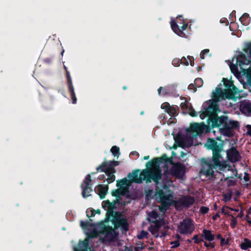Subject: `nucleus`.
<instances>
[{
	"instance_id": "1",
	"label": "nucleus",
	"mask_w": 251,
	"mask_h": 251,
	"mask_svg": "<svg viewBox=\"0 0 251 251\" xmlns=\"http://www.w3.org/2000/svg\"><path fill=\"white\" fill-rule=\"evenodd\" d=\"M165 164L162 160L157 158L148 162L146 165L147 168L140 173L138 171H134L128 176L129 179L124 178L118 180L117 186L118 188L113 192V195L119 197L120 195H126L132 182L140 183L144 180L148 182L152 180L157 185L161 176L160 167Z\"/></svg>"
},
{
	"instance_id": "2",
	"label": "nucleus",
	"mask_w": 251,
	"mask_h": 251,
	"mask_svg": "<svg viewBox=\"0 0 251 251\" xmlns=\"http://www.w3.org/2000/svg\"><path fill=\"white\" fill-rule=\"evenodd\" d=\"M111 223L114 226V228L108 225L102 232L98 234L96 231L98 229V226L92 227L81 221L80 226L88 237L83 242H80L77 247H74V251H94L88 247L89 237H95L99 236L102 242H111L118 239L119 233L116 231L118 228L121 227L125 232L128 230V224L126 219L119 218L115 221L111 220Z\"/></svg>"
},
{
	"instance_id": "3",
	"label": "nucleus",
	"mask_w": 251,
	"mask_h": 251,
	"mask_svg": "<svg viewBox=\"0 0 251 251\" xmlns=\"http://www.w3.org/2000/svg\"><path fill=\"white\" fill-rule=\"evenodd\" d=\"M223 81L226 89L223 90L220 86H218L215 92L213 93L212 99L203 104V117L217 114V112L220 111L217 104L218 101L226 99L235 101L236 98L240 96L239 91L234 85L232 81L226 78H223Z\"/></svg>"
},
{
	"instance_id": "4",
	"label": "nucleus",
	"mask_w": 251,
	"mask_h": 251,
	"mask_svg": "<svg viewBox=\"0 0 251 251\" xmlns=\"http://www.w3.org/2000/svg\"><path fill=\"white\" fill-rule=\"evenodd\" d=\"M205 146L208 149L213 151L212 158L208 162L202 165L201 173L203 174L209 178H212L218 173L217 169L221 171H231L232 176H236L237 171L234 170V166L229 165L227 161H224L222 155L220 154L221 148L217 145L215 141L208 139L205 144Z\"/></svg>"
},
{
	"instance_id": "5",
	"label": "nucleus",
	"mask_w": 251,
	"mask_h": 251,
	"mask_svg": "<svg viewBox=\"0 0 251 251\" xmlns=\"http://www.w3.org/2000/svg\"><path fill=\"white\" fill-rule=\"evenodd\" d=\"M173 188V182L168 180L163 185L162 189L157 191L155 195V198L161 203L162 205L156 206L155 210L157 208L160 212L164 213L167 209L173 203L176 208H178V202L181 206L186 207L189 206L194 203L195 201L194 198L190 196L184 197L181 198L178 202H176L174 199Z\"/></svg>"
},
{
	"instance_id": "6",
	"label": "nucleus",
	"mask_w": 251,
	"mask_h": 251,
	"mask_svg": "<svg viewBox=\"0 0 251 251\" xmlns=\"http://www.w3.org/2000/svg\"><path fill=\"white\" fill-rule=\"evenodd\" d=\"M251 44L245 50V53L239 52L236 56L233 58L232 62L229 61V65L231 72L243 84L244 79L248 84H251V78L248 76L250 70L246 68L251 63Z\"/></svg>"
},
{
	"instance_id": "7",
	"label": "nucleus",
	"mask_w": 251,
	"mask_h": 251,
	"mask_svg": "<svg viewBox=\"0 0 251 251\" xmlns=\"http://www.w3.org/2000/svg\"><path fill=\"white\" fill-rule=\"evenodd\" d=\"M207 128V126L203 123L192 124L187 131L186 137L184 140V145L187 147L192 146L193 144V139L198 135L203 133Z\"/></svg>"
},
{
	"instance_id": "8",
	"label": "nucleus",
	"mask_w": 251,
	"mask_h": 251,
	"mask_svg": "<svg viewBox=\"0 0 251 251\" xmlns=\"http://www.w3.org/2000/svg\"><path fill=\"white\" fill-rule=\"evenodd\" d=\"M118 161H110L98 167L97 168V170L98 171L100 170L101 171L104 172L107 176L106 179L107 182L108 183H110L114 181L115 180V176H114L115 170L114 167L118 166Z\"/></svg>"
},
{
	"instance_id": "9",
	"label": "nucleus",
	"mask_w": 251,
	"mask_h": 251,
	"mask_svg": "<svg viewBox=\"0 0 251 251\" xmlns=\"http://www.w3.org/2000/svg\"><path fill=\"white\" fill-rule=\"evenodd\" d=\"M194 229V225L190 219L184 220L180 224L178 228L179 232L183 234H191Z\"/></svg>"
},
{
	"instance_id": "10",
	"label": "nucleus",
	"mask_w": 251,
	"mask_h": 251,
	"mask_svg": "<svg viewBox=\"0 0 251 251\" xmlns=\"http://www.w3.org/2000/svg\"><path fill=\"white\" fill-rule=\"evenodd\" d=\"M177 23L175 21H172L171 22V26L172 30L178 36L184 37L185 34L183 31L186 29L187 27V24H184L183 21L180 19L177 18Z\"/></svg>"
},
{
	"instance_id": "11",
	"label": "nucleus",
	"mask_w": 251,
	"mask_h": 251,
	"mask_svg": "<svg viewBox=\"0 0 251 251\" xmlns=\"http://www.w3.org/2000/svg\"><path fill=\"white\" fill-rule=\"evenodd\" d=\"M91 186L92 183L90 175H88L85 177L81 184L82 194L84 198H86L90 196V192L92 191Z\"/></svg>"
},
{
	"instance_id": "12",
	"label": "nucleus",
	"mask_w": 251,
	"mask_h": 251,
	"mask_svg": "<svg viewBox=\"0 0 251 251\" xmlns=\"http://www.w3.org/2000/svg\"><path fill=\"white\" fill-rule=\"evenodd\" d=\"M240 110L246 116L251 117V101L248 100L242 101L240 104Z\"/></svg>"
},
{
	"instance_id": "13",
	"label": "nucleus",
	"mask_w": 251,
	"mask_h": 251,
	"mask_svg": "<svg viewBox=\"0 0 251 251\" xmlns=\"http://www.w3.org/2000/svg\"><path fill=\"white\" fill-rule=\"evenodd\" d=\"M228 159L231 162H235L240 159L238 151L234 148H231L226 151Z\"/></svg>"
},
{
	"instance_id": "14",
	"label": "nucleus",
	"mask_w": 251,
	"mask_h": 251,
	"mask_svg": "<svg viewBox=\"0 0 251 251\" xmlns=\"http://www.w3.org/2000/svg\"><path fill=\"white\" fill-rule=\"evenodd\" d=\"M102 206L105 210L107 211L106 214L107 217L104 221L105 223H107L110 219L109 215L112 213V210L114 208V205L110 202L109 201H105L102 202Z\"/></svg>"
},
{
	"instance_id": "15",
	"label": "nucleus",
	"mask_w": 251,
	"mask_h": 251,
	"mask_svg": "<svg viewBox=\"0 0 251 251\" xmlns=\"http://www.w3.org/2000/svg\"><path fill=\"white\" fill-rule=\"evenodd\" d=\"M162 225L163 224H160L159 222L157 223H152L151 226L149 228V230L155 237L157 238L159 236H163L162 234L160 235L159 233V229Z\"/></svg>"
},
{
	"instance_id": "16",
	"label": "nucleus",
	"mask_w": 251,
	"mask_h": 251,
	"mask_svg": "<svg viewBox=\"0 0 251 251\" xmlns=\"http://www.w3.org/2000/svg\"><path fill=\"white\" fill-rule=\"evenodd\" d=\"M161 108L164 109L166 112L172 116H175L177 113L176 108L170 106V104L168 102H164L162 103Z\"/></svg>"
},
{
	"instance_id": "17",
	"label": "nucleus",
	"mask_w": 251,
	"mask_h": 251,
	"mask_svg": "<svg viewBox=\"0 0 251 251\" xmlns=\"http://www.w3.org/2000/svg\"><path fill=\"white\" fill-rule=\"evenodd\" d=\"M95 191L101 199H103L107 192L108 187L107 185L100 184L95 187Z\"/></svg>"
},
{
	"instance_id": "18",
	"label": "nucleus",
	"mask_w": 251,
	"mask_h": 251,
	"mask_svg": "<svg viewBox=\"0 0 251 251\" xmlns=\"http://www.w3.org/2000/svg\"><path fill=\"white\" fill-rule=\"evenodd\" d=\"M157 213L153 210L152 212L149 213L148 220L151 223H157L159 222L160 224H164V221L162 219L159 218Z\"/></svg>"
},
{
	"instance_id": "19",
	"label": "nucleus",
	"mask_w": 251,
	"mask_h": 251,
	"mask_svg": "<svg viewBox=\"0 0 251 251\" xmlns=\"http://www.w3.org/2000/svg\"><path fill=\"white\" fill-rule=\"evenodd\" d=\"M184 173L185 168L183 165L179 163L174 166V173L176 176L180 177L183 175Z\"/></svg>"
},
{
	"instance_id": "20",
	"label": "nucleus",
	"mask_w": 251,
	"mask_h": 251,
	"mask_svg": "<svg viewBox=\"0 0 251 251\" xmlns=\"http://www.w3.org/2000/svg\"><path fill=\"white\" fill-rule=\"evenodd\" d=\"M220 131L222 134L227 137H231L234 134L233 130L226 125L223 127L220 128Z\"/></svg>"
},
{
	"instance_id": "21",
	"label": "nucleus",
	"mask_w": 251,
	"mask_h": 251,
	"mask_svg": "<svg viewBox=\"0 0 251 251\" xmlns=\"http://www.w3.org/2000/svg\"><path fill=\"white\" fill-rule=\"evenodd\" d=\"M201 236L206 240L209 242L212 241L214 239V234L212 233V231L209 230L203 229Z\"/></svg>"
},
{
	"instance_id": "22",
	"label": "nucleus",
	"mask_w": 251,
	"mask_h": 251,
	"mask_svg": "<svg viewBox=\"0 0 251 251\" xmlns=\"http://www.w3.org/2000/svg\"><path fill=\"white\" fill-rule=\"evenodd\" d=\"M165 93L162 95L165 96L167 95H175L176 91V86L175 85H170L165 87Z\"/></svg>"
},
{
	"instance_id": "23",
	"label": "nucleus",
	"mask_w": 251,
	"mask_h": 251,
	"mask_svg": "<svg viewBox=\"0 0 251 251\" xmlns=\"http://www.w3.org/2000/svg\"><path fill=\"white\" fill-rule=\"evenodd\" d=\"M240 246L241 249L244 250H246L249 248H251V241L245 238L241 243Z\"/></svg>"
},
{
	"instance_id": "24",
	"label": "nucleus",
	"mask_w": 251,
	"mask_h": 251,
	"mask_svg": "<svg viewBox=\"0 0 251 251\" xmlns=\"http://www.w3.org/2000/svg\"><path fill=\"white\" fill-rule=\"evenodd\" d=\"M192 57L188 56L187 58L183 57L181 59V63L184 64L185 65L188 66L190 65L191 66H194V63L192 62Z\"/></svg>"
},
{
	"instance_id": "25",
	"label": "nucleus",
	"mask_w": 251,
	"mask_h": 251,
	"mask_svg": "<svg viewBox=\"0 0 251 251\" xmlns=\"http://www.w3.org/2000/svg\"><path fill=\"white\" fill-rule=\"evenodd\" d=\"M69 91L71 92V95L72 99V102L73 104H75L76 102V98L75 95V93L74 92V89L73 86L72 85V83L71 80H70V84L69 86Z\"/></svg>"
},
{
	"instance_id": "26",
	"label": "nucleus",
	"mask_w": 251,
	"mask_h": 251,
	"mask_svg": "<svg viewBox=\"0 0 251 251\" xmlns=\"http://www.w3.org/2000/svg\"><path fill=\"white\" fill-rule=\"evenodd\" d=\"M225 125L230 127L233 130L239 126L238 122L234 121H229L228 122L226 121Z\"/></svg>"
},
{
	"instance_id": "27",
	"label": "nucleus",
	"mask_w": 251,
	"mask_h": 251,
	"mask_svg": "<svg viewBox=\"0 0 251 251\" xmlns=\"http://www.w3.org/2000/svg\"><path fill=\"white\" fill-rule=\"evenodd\" d=\"M86 213L88 217H92L94 216L96 213L100 214V211L99 210L96 211L92 208H90L87 209Z\"/></svg>"
},
{
	"instance_id": "28",
	"label": "nucleus",
	"mask_w": 251,
	"mask_h": 251,
	"mask_svg": "<svg viewBox=\"0 0 251 251\" xmlns=\"http://www.w3.org/2000/svg\"><path fill=\"white\" fill-rule=\"evenodd\" d=\"M110 151L113 155H114V156H117L118 157L120 154V149L119 147L116 146H113L111 149Z\"/></svg>"
},
{
	"instance_id": "29",
	"label": "nucleus",
	"mask_w": 251,
	"mask_h": 251,
	"mask_svg": "<svg viewBox=\"0 0 251 251\" xmlns=\"http://www.w3.org/2000/svg\"><path fill=\"white\" fill-rule=\"evenodd\" d=\"M225 181L226 182V185L228 186H233L236 183L235 180L232 177H227L225 179Z\"/></svg>"
},
{
	"instance_id": "30",
	"label": "nucleus",
	"mask_w": 251,
	"mask_h": 251,
	"mask_svg": "<svg viewBox=\"0 0 251 251\" xmlns=\"http://www.w3.org/2000/svg\"><path fill=\"white\" fill-rule=\"evenodd\" d=\"M249 15L247 13H244L240 18V21L243 24L245 25L247 23L246 20L249 19Z\"/></svg>"
},
{
	"instance_id": "31",
	"label": "nucleus",
	"mask_w": 251,
	"mask_h": 251,
	"mask_svg": "<svg viewBox=\"0 0 251 251\" xmlns=\"http://www.w3.org/2000/svg\"><path fill=\"white\" fill-rule=\"evenodd\" d=\"M194 85L196 87H201L203 85V80L201 78H197L194 81Z\"/></svg>"
},
{
	"instance_id": "32",
	"label": "nucleus",
	"mask_w": 251,
	"mask_h": 251,
	"mask_svg": "<svg viewBox=\"0 0 251 251\" xmlns=\"http://www.w3.org/2000/svg\"><path fill=\"white\" fill-rule=\"evenodd\" d=\"M230 216L232 218L231 220L230 226L232 228H234L236 226L237 222L236 219L234 217L233 215H231Z\"/></svg>"
},
{
	"instance_id": "33",
	"label": "nucleus",
	"mask_w": 251,
	"mask_h": 251,
	"mask_svg": "<svg viewBox=\"0 0 251 251\" xmlns=\"http://www.w3.org/2000/svg\"><path fill=\"white\" fill-rule=\"evenodd\" d=\"M209 50L208 49H205L201 51L200 54V57L201 59H204L205 56L209 53Z\"/></svg>"
},
{
	"instance_id": "34",
	"label": "nucleus",
	"mask_w": 251,
	"mask_h": 251,
	"mask_svg": "<svg viewBox=\"0 0 251 251\" xmlns=\"http://www.w3.org/2000/svg\"><path fill=\"white\" fill-rule=\"evenodd\" d=\"M148 235V232L144 230H142L138 235H137V237L138 239H142L145 237H146Z\"/></svg>"
},
{
	"instance_id": "35",
	"label": "nucleus",
	"mask_w": 251,
	"mask_h": 251,
	"mask_svg": "<svg viewBox=\"0 0 251 251\" xmlns=\"http://www.w3.org/2000/svg\"><path fill=\"white\" fill-rule=\"evenodd\" d=\"M246 219L247 222L251 225V208H250L248 212V214L246 216Z\"/></svg>"
},
{
	"instance_id": "36",
	"label": "nucleus",
	"mask_w": 251,
	"mask_h": 251,
	"mask_svg": "<svg viewBox=\"0 0 251 251\" xmlns=\"http://www.w3.org/2000/svg\"><path fill=\"white\" fill-rule=\"evenodd\" d=\"M193 239L194 241V243L196 244H198L203 241V239H200L197 235H195L193 237Z\"/></svg>"
},
{
	"instance_id": "37",
	"label": "nucleus",
	"mask_w": 251,
	"mask_h": 251,
	"mask_svg": "<svg viewBox=\"0 0 251 251\" xmlns=\"http://www.w3.org/2000/svg\"><path fill=\"white\" fill-rule=\"evenodd\" d=\"M170 244L172 245L171 247L172 248L177 247L180 245V243L178 241L171 242Z\"/></svg>"
},
{
	"instance_id": "38",
	"label": "nucleus",
	"mask_w": 251,
	"mask_h": 251,
	"mask_svg": "<svg viewBox=\"0 0 251 251\" xmlns=\"http://www.w3.org/2000/svg\"><path fill=\"white\" fill-rule=\"evenodd\" d=\"M220 244L222 246L228 244V240L225 239L223 238H221V240H220Z\"/></svg>"
},
{
	"instance_id": "39",
	"label": "nucleus",
	"mask_w": 251,
	"mask_h": 251,
	"mask_svg": "<svg viewBox=\"0 0 251 251\" xmlns=\"http://www.w3.org/2000/svg\"><path fill=\"white\" fill-rule=\"evenodd\" d=\"M209 211V208L206 207L202 206L200 208V212L202 214H205Z\"/></svg>"
},
{
	"instance_id": "40",
	"label": "nucleus",
	"mask_w": 251,
	"mask_h": 251,
	"mask_svg": "<svg viewBox=\"0 0 251 251\" xmlns=\"http://www.w3.org/2000/svg\"><path fill=\"white\" fill-rule=\"evenodd\" d=\"M204 246L208 249H212L215 247L214 243H207L206 242H204Z\"/></svg>"
},
{
	"instance_id": "41",
	"label": "nucleus",
	"mask_w": 251,
	"mask_h": 251,
	"mask_svg": "<svg viewBox=\"0 0 251 251\" xmlns=\"http://www.w3.org/2000/svg\"><path fill=\"white\" fill-rule=\"evenodd\" d=\"M158 94L160 95V96H162V94L163 93H165V88H163L162 87H160L158 90Z\"/></svg>"
},
{
	"instance_id": "42",
	"label": "nucleus",
	"mask_w": 251,
	"mask_h": 251,
	"mask_svg": "<svg viewBox=\"0 0 251 251\" xmlns=\"http://www.w3.org/2000/svg\"><path fill=\"white\" fill-rule=\"evenodd\" d=\"M189 113L192 117H195L197 116L196 112L193 109H190Z\"/></svg>"
},
{
	"instance_id": "43",
	"label": "nucleus",
	"mask_w": 251,
	"mask_h": 251,
	"mask_svg": "<svg viewBox=\"0 0 251 251\" xmlns=\"http://www.w3.org/2000/svg\"><path fill=\"white\" fill-rule=\"evenodd\" d=\"M246 128L247 129V134L251 136V125H247Z\"/></svg>"
},
{
	"instance_id": "44",
	"label": "nucleus",
	"mask_w": 251,
	"mask_h": 251,
	"mask_svg": "<svg viewBox=\"0 0 251 251\" xmlns=\"http://www.w3.org/2000/svg\"><path fill=\"white\" fill-rule=\"evenodd\" d=\"M195 88H196V87L195 86L194 84H190L188 86V89H189V90H193V92H195V91H196Z\"/></svg>"
},
{
	"instance_id": "45",
	"label": "nucleus",
	"mask_w": 251,
	"mask_h": 251,
	"mask_svg": "<svg viewBox=\"0 0 251 251\" xmlns=\"http://www.w3.org/2000/svg\"><path fill=\"white\" fill-rule=\"evenodd\" d=\"M131 154L137 156H139V153L137 151H132Z\"/></svg>"
},
{
	"instance_id": "46",
	"label": "nucleus",
	"mask_w": 251,
	"mask_h": 251,
	"mask_svg": "<svg viewBox=\"0 0 251 251\" xmlns=\"http://www.w3.org/2000/svg\"><path fill=\"white\" fill-rule=\"evenodd\" d=\"M187 155V153H184V152H181V157L182 158H183L185 156H186Z\"/></svg>"
},
{
	"instance_id": "47",
	"label": "nucleus",
	"mask_w": 251,
	"mask_h": 251,
	"mask_svg": "<svg viewBox=\"0 0 251 251\" xmlns=\"http://www.w3.org/2000/svg\"><path fill=\"white\" fill-rule=\"evenodd\" d=\"M245 180L247 181L249 180V177L247 176V174H245V176H244Z\"/></svg>"
},
{
	"instance_id": "48",
	"label": "nucleus",
	"mask_w": 251,
	"mask_h": 251,
	"mask_svg": "<svg viewBox=\"0 0 251 251\" xmlns=\"http://www.w3.org/2000/svg\"><path fill=\"white\" fill-rule=\"evenodd\" d=\"M217 238L219 239H220V240H221V238H223L220 234H218L217 235Z\"/></svg>"
},
{
	"instance_id": "49",
	"label": "nucleus",
	"mask_w": 251,
	"mask_h": 251,
	"mask_svg": "<svg viewBox=\"0 0 251 251\" xmlns=\"http://www.w3.org/2000/svg\"><path fill=\"white\" fill-rule=\"evenodd\" d=\"M218 216H219V215H218V214H217V215H215L214 216H213V219L214 220H215V219H216V218H217V217Z\"/></svg>"
},
{
	"instance_id": "50",
	"label": "nucleus",
	"mask_w": 251,
	"mask_h": 251,
	"mask_svg": "<svg viewBox=\"0 0 251 251\" xmlns=\"http://www.w3.org/2000/svg\"><path fill=\"white\" fill-rule=\"evenodd\" d=\"M231 198H227V197H226V198H225V201H228Z\"/></svg>"
},
{
	"instance_id": "51",
	"label": "nucleus",
	"mask_w": 251,
	"mask_h": 251,
	"mask_svg": "<svg viewBox=\"0 0 251 251\" xmlns=\"http://www.w3.org/2000/svg\"><path fill=\"white\" fill-rule=\"evenodd\" d=\"M144 159L147 160L149 158V156H146L144 157Z\"/></svg>"
},
{
	"instance_id": "52",
	"label": "nucleus",
	"mask_w": 251,
	"mask_h": 251,
	"mask_svg": "<svg viewBox=\"0 0 251 251\" xmlns=\"http://www.w3.org/2000/svg\"><path fill=\"white\" fill-rule=\"evenodd\" d=\"M231 210H233V211H236V212H238V211H239V210L238 209H233V208H232Z\"/></svg>"
},
{
	"instance_id": "53",
	"label": "nucleus",
	"mask_w": 251,
	"mask_h": 251,
	"mask_svg": "<svg viewBox=\"0 0 251 251\" xmlns=\"http://www.w3.org/2000/svg\"><path fill=\"white\" fill-rule=\"evenodd\" d=\"M177 60H174L173 61V62H172V64L174 65H175V62H176Z\"/></svg>"
},
{
	"instance_id": "54",
	"label": "nucleus",
	"mask_w": 251,
	"mask_h": 251,
	"mask_svg": "<svg viewBox=\"0 0 251 251\" xmlns=\"http://www.w3.org/2000/svg\"><path fill=\"white\" fill-rule=\"evenodd\" d=\"M224 121V119H223V118H220V120H219V122H223Z\"/></svg>"
},
{
	"instance_id": "55",
	"label": "nucleus",
	"mask_w": 251,
	"mask_h": 251,
	"mask_svg": "<svg viewBox=\"0 0 251 251\" xmlns=\"http://www.w3.org/2000/svg\"><path fill=\"white\" fill-rule=\"evenodd\" d=\"M232 105L233 104L231 102H230L229 106L232 107Z\"/></svg>"
},
{
	"instance_id": "56",
	"label": "nucleus",
	"mask_w": 251,
	"mask_h": 251,
	"mask_svg": "<svg viewBox=\"0 0 251 251\" xmlns=\"http://www.w3.org/2000/svg\"><path fill=\"white\" fill-rule=\"evenodd\" d=\"M64 50H63V51H62V52H61L62 55H63V53H64Z\"/></svg>"
},
{
	"instance_id": "57",
	"label": "nucleus",
	"mask_w": 251,
	"mask_h": 251,
	"mask_svg": "<svg viewBox=\"0 0 251 251\" xmlns=\"http://www.w3.org/2000/svg\"><path fill=\"white\" fill-rule=\"evenodd\" d=\"M200 117H201V119H203V117H202V115H200Z\"/></svg>"
},
{
	"instance_id": "58",
	"label": "nucleus",
	"mask_w": 251,
	"mask_h": 251,
	"mask_svg": "<svg viewBox=\"0 0 251 251\" xmlns=\"http://www.w3.org/2000/svg\"><path fill=\"white\" fill-rule=\"evenodd\" d=\"M214 206L215 207H216V204H215Z\"/></svg>"
},
{
	"instance_id": "59",
	"label": "nucleus",
	"mask_w": 251,
	"mask_h": 251,
	"mask_svg": "<svg viewBox=\"0 0 251 251\" xmlns=\"http://www.w3.org/2000/svg\"><path fill=\"white\" fill-rule=\"evenodd\" d=\"M239 216L241 217L242 216V215H240V216Z\"/></svg>"
}]
</instances>
